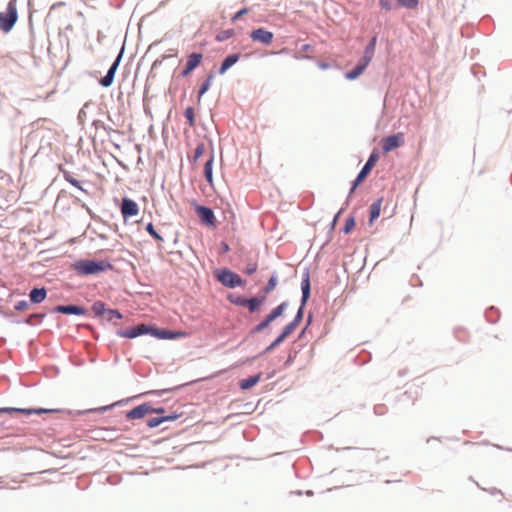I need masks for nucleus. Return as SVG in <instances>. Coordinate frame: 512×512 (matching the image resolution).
I'll use <instances>...</instances> for the list:
<instances>
[{
  "label": "nucleus",
  "instance_id": "obj_1",
  "mask_svg": "<svg viewBox=\"0 0 512 512\" xmlns=\"http://www.w3.org/2000/svg\"><path fill=\"white\" fill-rule=\"evenodd\" d=\"M144 334H150L154 337H157L159 339H177L182 338L186 336L185 332L182 331H169L164 329H157L153 327H149L145 324H140L135 327H132L130 329L121 331L118 333L119 336L123 338H136L138 336L144 335Z\"/></svg>",
  "mask_w": 512,
  "mask_h": 512
},
{
  "label": "nucleus",
  "instance_id": "obj_2",
  "mask_svg": "<svg viewBox=\"0 0 512 512\" xmlns=\"http://www.w3.org/2000/svg\"><path fill=\"white\" fill-rule=\"evenodd\" d=\"M111 267L107 261L80 260L75 264V270L83 275L98 274Z\"/></svg>",
  "mask_w": 512,
  "mask_h": 512
},
{
  "label": "nucleus",
  "instance_id": "obj_3",
  "mask_svg": "<svg viewBox=\"0 0 512 512\" xmlns=\"http://www.w3.org/2000/svg\"><path fill=\"white\" fill-rule=\"evenodd\" d=\"M303 312L302 308H300L295 316L294 320L287 324L282 333L267 347L266 351H271L275 347H277L280 343H282L287 337H289L297 328L300 321L302 320Z\"/></svg>",
  "mask_w": 512,
  "mask_h": 512
},
{
  "label": "nucleus",
  "instance_id": "obj_4",
  "mask_svg": "<svg viewBox=\"0 0 512 512\" xmlns=\"http://www.w3.org/2000/svg\"><path fill=\"white\" fill-rule=\"evenodd\" d=\"M17 21V9L13 1L8 3L7 12H0V30L9 32Z\"/></svg>",
  "mask_w": 512,
  "mask_h": 512
},
{
  "label": "nucleus",
  "instance_id": "obj_5",
  "mask_svg": "<svg viewBox=\"0 0 512 512\" xmlns=\"http://www.w3.org/2000/svg\"><path fill=\"white\" fill-rule=\"evenodd\" d=\"M216 278L221 284L229 288H235L243 285L241 277L229 269L217 271Z\"/></svg>",
  "mask_w": 512,
  "mask_h": 512
},
{
  "label": "nucleus",
  "instance_id": "obj_6",
  "mask_svg": "<svg viewBox=\"0 0 512 512\" xmlns=\"http://www.w3.org/2000/svg\"><path fill=\"white\" fill-rule=\"evenodd\" d=\"M378 161V155L376 153H372L370 157L368 158L367 162L363 166L362 170L354 180L350 194H352L355 189L364 181V179L367 177V175L370 173V171L373 169V167L376 165Z\"/></svg>",
  "mask_w": 512,
  "mask_h": 512
},
{
  "label": "nucleus",
  "instance_id": "obj_7",
  "mask_svg": "<svg viewBox=\"0 0 512 512\" xmlns=\"http://www.w3.org/2000/svg\"><path fill=\"white\" fill-rule=\"evenodd\" d=\"M405 143L404 134L399 132L382 139V150L384 153H389Z\"/></svg>",
  "mask_w": 512,
  "mask_h": 512
},
{
  "label": "nucleus",
  "instance_id": "obj_8",
  "mask_svg": "<svg viewBox=\"0 0 512 512\" xmlns=\"http://www.w3.org/2000/svg\"><path fill=\"white\" fill-rule=\"evenodd\" d=\"M250 38L254 42H260L264 45H270L273 41L274 34L263 28L255 29L251 32Z\"/></svg>",
  "mask_w": 512,
  "mask_h": 512
},
{
  "label": "nucleus",
  "instance_id": "obj_9",
  "mask_svg": "<svg viewBox=\"0 0 512 512\" xmlns=\"http://www.w3.org/2000/svg\"><path fill=\"white\" fill-rule=\"evenodd\" d=\"M121 213L125 219L136 216L139 213V206L134 200L123 198L121 204Z\"/></svg>",
  "mask_w": 512,
  "mask_h": 512
},
{
  "label": "nucleus",
  "instance_id": "obj_10",
  "mask_svg": "<svg viewBox=\"0 0 512 512\" xmlns=\"http://www.w3.org/2000/svg\"><path fill=\"white\" fill-rule=\"evenodd\" d=\"M196 213L203 224L210 227H215V215L210 208L205 206H198L196 208Z\"/></svg>",
  "mask_w": 512,
  "mask_h": 512
},
{
  "label": "nucleus",
  "instance_id": "obj_11",
  "mask_svg": "<svg viewBox=\"0 0 512 512\" xmlns=\"http://www.w3.org/2000/svg\"><path fill=\"white\" fill-rule=\"evenodd\" d=\"M122 53H123V50H121V52L119 53V55L117 56V58L115 59V61L111 65V67L109 68L107 74L100 80V84L103 87H109L112 85L114 77H115V73H116L118 66L120 64V61H121Z\"/></svg>",
  "mask_w": 512,
  "mask_h": 512
},
{
  "label": "nucleus",
  "instance_id": "obj_12",
  "mask_svg": "<svg viewBox=\"0 0 512 512\" xmlns=\"http://www.w3.org/2000/svg\"><path fill=\"white\" fill-rule=\"evenodd\" d=\"M149 413H152V407L149 404H142L127 412L126 417L130 420L141 419Z\"/></svg>",
  "mask_w": 512,
  "mask_h": 512
},
{
  "label": "nucleus",
  "instance_id": "obj_13",
  "mask_svg": "<svg viewBox=\"0 0 512 512\" xmlns=\"http://www.w3.org/2000/svg\"><path fill=\"white\" fill-rule=\"evenodd\" d=\"M203 55L201 53H192L188 56L185 69L182 71L184 77L188 76L196 67L199 66Z\"/></svg>",
  "mask_w": 512,
  "mask_h": 512
},
{
  "label": "nucleus",
  "instance_id": "obj_14",
  "mask_svg": "<svg viewBox=\"0 0 512 512\" xmlns=\"http://www.w3.org/2000/svg\"><path fill=\"white\" fill-rule=\"evenodd\" d=\"M53 312L63 313V314H75V315L86 314V310L83 307L75 306V305H59L53 309Z\"/></svg>",
  "mask_w": 512,
  "mask_h": 512
},
{
  "label": "nucleus",
  "instance_id": "obj_15",
  "mask_svg": "<svg viewBox=\"0 0 512 512\" xmlns=\"http://www.w3.org/2000/svg\"><path fill=\"white\" fill-rule=\"evenodd\" d=\"M368 65L369 63H366L363 59H361L354 69L346 73V78L349 80L358 78Z\"/></svg>",
  "mask_w": 512,
  "mask_h": 512
},
{
  "label": "nucleus",
  "instance_id": "obj_16",
  "mask_svg": "<svg viewBox=\"0 0 512 512\" xmlns=\"http://www.w3.org/2000/svg\"><path fill=\"white\" fill-rule=\"evenodd\" d=\"M47 291L45 288H34L30 291L29 297L32 303H41L45 300Z\"/></svg>",
  "mask_w": 512,
  "mask_h": 512
},
{
  "label": "nucleus",
  "instance_id": "obj_17",
  "mask_svg": "<svg viewBox=\"0 0 512 512\" xmlns=\"http://www.w3.org/2000/svg\"><path fill=\"white\" fill-rule=\"evenodd\" d=\"M239 58L240 54L238 53L227 56L221 64L219 73L224 74L230 67H232L236 62H238Z\"/></svg>",
  "mask_w": 512,
  "mask_h": 512
},
{
  "label": "nucleus",
  "instance_id": "obj_18",
  "mask_svg": "<svg viewBox=\"0 0 512 512\" xmlns=\"http://www.w3.org/2000/svg\"><path fill=\"white\" fill-rule=\"evenodd\" d=\"M383 198H378L376 201H374L370 206V223H373L381 213Z\"/></svg>",
  "mask_w": 512,
  "mask_h": 512
},
{
  "label": "nucleus",
  "instance_id": "obj_19",
  "mask_svg": "<svg viewBox=\"0 0 512 512\" xmlns=\"http://www.w3.org/2000/svg\"><path fill=\"white\" fill-rule=\"evenodd\" d=\"M302 289V305H304L310 296V277L309 273H305L301 283Z\"/></svg>",
  "mask_w": 512,
  "mask_h": 512
},
{
  "label": "nucleus",
  "instance_id": "obj_20",
  "mask_svg": "<svg viewBox=\"0 0 512 512\" xmlns=\"http://www.w3.org/2000/svg\"><path fill=\"white\" fill-rule=\"evenodd\" d=\"M261 379V373L251 376L249 378L243 379L239 382V386L242 390H248L255 386Z\"/></svg>",
  "mask_w": 512,
  "mask_h": 512
},
{
  "label": "nucleus",
  "instance_id": "obj_21",
  "mask_svg": "<svg viewBox=\"0 0 512 512\" xmlns=\"http://www.w3.org/2000/svg\"><path fill=\"white\" fill-rule=\"evenodd\" d=\"M265 299V296L247 299L245 307H247L250 312L258 311L260 306L264 303Z\"/></svg>",
  "mask_w": 512,
  "mask_h": 512
},
{
  "label": "nucleus",
  "instance_id": "obj_22",
  "mask_svg": "<svg viewBox=\"0 0 512 512\" xmlns=\"http://www.w3.org/2000/svg\"><path fill=\"white\" fill-rule=\"evenodd\" d=\"M54 409H39V410H31V409H16V408H0V413H11V412H21L25 414L37 413L41 414L44 412H54Z\"/></svg>",
  "mask_w": 512,
  "mask_h": 512
},
{
  "label": "nucleus",
  "instance_id": "obj_23",
  "mask_svg": "<svg viewBox=\"0 0 512 512\" xmlns=\"http://www.w3.org/2000/svg\"><path fill=\"white\" fill-rule=\"evenodd\" d=\"M375 46H376V37H373L371 39V41L369 42V44L366 46L365 52H364V56L362 57V59L366 63H370L371 62V60H372V58L374 56Z\"/></svg>",
  "mask_w": 512,
  "mask_h": 512
},
{
  "label": "nucleus",
  "instance_id": "obj_24",
  "mask_svg": "<svg viewBox=\"0 0 512 512\" xmlns=\"http://www.w3.org/2000/svg\"><path fill=\"white\" fill-rule=\"evenodd\" d=\"M175 419H177V415H174V414L168 415V416H163V417H154L147 421V425L150 428H154V427L159 426L160 424H162L165 421H173Z\"/></svg>",
  "mask_w": 512,
  "mask_h": 512
},
{
  "label": "nucleus",
  "instance_id": "obj_25",
  "mask_svg": "<svg viewBox=\"0 0 512 512\" xmlns=\"http://www.w3.org/2000/svg\"><path fill=\"white\" fill-rule=\"evenodd\" d=\"M213 162H214V157L210 156V158L207 160V162L205 163V166H204V176L210 185L213 184V172H212Z\"/></svg>",
  "mask_w": 512,
  "mask_h": 512
},
{
  "label": "nucleus",
  "instance_id": "obj_26",
  "mask_svg": "<svg viewBox=\"0 0 512 512\" xmlns=\"http://www.w3.org/2000/svg\"><path fill=\"white\" fill-rule=\"evenodd\" d=\"M287 306V303L286 302H283L281 303L279 306H277L276 308H274L269 314L268 316L270 317V320L274 321L276 318L280 317L285 308Z\"/></svg>",
  "mask_w": 512,
  "mask_h": 512
},
{
  "label": "nucleus",
  "instance_id": "obj_27",
  "mask_svg": "<svg viewBox=\"0 0 512 512\" xmlns=\"http://www.w3.org/2000/svg\"><path fill=\"white\" fill-rule=\"evenodd\" d=\"M107 310L105 308V305L103 302L101 301H96L93 305H92V311L95 313V315L97 316H101V315H104V314H107Z\"/></svg>",
  "mask_w": 512,
  "mask_h": 512
},
{
  "label": "nucleus",
  "instance_id": "obj_28",
  "mask_svg": "<svg viewBox=\"0 0 512 512\" xmlns=\"http://www.w3.org/2000/svg\"><path fill=\"white\" fill-rule=\"evenodd\" d=\"M63 177H64V179H65L68 183H70V184H71V185H73L74 187L78 188L79 190H82V191H83V188H82V186L80 185V182H79L77 179H75V178L71 175V173H70V172H68V171H64V172H63Z\"/></svg>",
  "mask_w": 512,
  "mask_h": 512
},
{
  "label": "nucleus",
  "instance_id": "obj_29",
  "mask_svg": "<svg viewBox=\"0 0 512 512\" xmlns=\"http://www.w3.org/2000/svg\"><path fill=\"white\" fill-rule=\"evenodd\" d=\"M398 4L402 7L408 8V9H415L418 4L419 0H396Z\"/></svg>",
  "mask_w": 512,
  "mask_h": 512
},
{
  "label": "nucleus",
  "instance_id": "obj_30",
  "mask_svg": "<svg viewBox=\"0 0 512 512\" xmlns=\"http://www.w3.org/2000/svg\"><path fill=\"white\" fill-rule=\"evenodd\" d=\"M276 285H277V277L275 275H272L271 278L269 279L268 283L264 287V293L265 294L270 293L271 291H273L275 289Z\"/></svg>",
  "mask_w": 512,
  "mask_h": 512
},
{
  "label": "nucleus",
  "instance_id": "obj_31",
  "mask_svg": "<svg viewBox=\"0 0 512 512\" xmlns=\"http://www.w3.org/2000/svg\"><path fill=\"white\" fill-rule=\"evenodd\" d=\"M212 79H213V75L210 74L208 76V78L206 79V81L202 84V86L199 90V98L202 97L209 90V88L211 86Z\"/></svg>",
  "mask_w": 512,
  "mask_h": 512
},
{
  "label": "nucleus",
  "instance_id": "obj_32",
  "mask_svg": "<svg viewBox=\"0 0 512 512\" xmlns=\"http://www.w3.org/2000/svg\"><path fill=\"white\" fill-rule=\"evenodd\" d=\"M45 317V314H31L27 319L26 323L28 325H34L36 323H39L43 318Z\"/></svg>",
  "mask_w": 512,
  "mask_h": 512
},
{
  "label": "nucleus",
  "instance_id": "obj_33",
  "mask_svg": "<svg viewBox=\"0 0 512 512\" xmlns=\"http://www.w3.org/2000/svg\"><path fill=\"white\" fill-rule=\"evenodd\" d=\"M105 318L108 321H112L114 319H121L122 318V314L118 310L108 309Z\"/></svg>",
  "mask_w": 512,
  "mask_h": 512
},
{
  "label": "nucleus",
  "instance_id": "obj_34",
  "mask_svg": "<svg viewBox=\"0 0 512 512\" xmlns=\"http://www.w3.org/2000/svg\"><path fill=\"white\" fill-rule=\"evenodd\" d=\"M146 231H147V232H148V233H149V234H150V235H151L155 240H157V241H163L162 236H160V235L156 232V230H155V228H154V226H153V224H152V223H148V224L146 225Z\"/></svg>",
  "mask_w": 512,
  "mask_h": 512
},
{
  "label": "nucleus",
  "instance_id": "obj_35",
  "mask_svg": "<svg viewBox=\"0 0 512 512\" xmlns=\"http://www.w3.org/2000/svg\"><path fill=\"white\" fill-rule=\"evenodd\" d=\"M271 322L273 321L270 320V317L267 315L266 318L254 328V332H261L267 328Z\"/></svg>",
  "mask_w": 512,
  "mask_h": 512
},
{
  "label": "nucleus",
  "instance_id": "obj_36",
  "mask_svg": "<svg viewBox=\"0 0 512 512\" xmlns=\"http://www.w3.org/2000/svg\"><path fill=\"white\" fill-rule=\"evenodd\" d=\"M355 226V220L354 218H348L346 219L345 221V224H344V227H343V231L344 233H349L352 231V229L354 228Z\"/></svg>",
  "mask_w": 512,
  "mask_h": 512
},
{
  "label": "nucleus",
  "instance_id": "obj_37",
  "mask_svg": "<svg viewBox=\"0 0 512 512\" xmlns=\"http://www.w3.org/2000/svg\"><path fill=\"white\" fill-rule=\"evenodd\" d=\"M185 117L189 123L190 126H193L194 125V110L193 108L191 107H188L186 110H185Z\"/></svg>",
  "mask_w": 512,
  "mask_h": 512
},
{
  "label": "nucleus",
  "instance_id": "obj_38",
  "mask_svg": "<svg viewBox=\"0 0 512 512\" xmlns=\"http://www.w3.org/2000/svg\"><path fill=\"white\" fill-rule=\"evenodd\" d=\"M204 151H205V146L203 143L197 145L195 152H194L193 161H197L201 157V155L204 153Z\"/></svg>",
  "mask_w": 512,
  "mask_h": 512
},
{
  "label": "nucleus",
  "instance_id": "obj_39",
  "mask_svg": "<svg viewBox=\"0 0 512 512\" xmlns=\"http://www.w3.org/2000/svg\"><path fill=\"white\" fill-rule=\"evenodd\" d=\"M258 265L256 262H250L247 264L245 273L248 275H252L257 271Z\"/></svg>",
  "mask_w": 512,
  "mask_h": 512
},
{
  "label": "nucleus",
  "instance_id": "obj_40",
  "mask_svg": "<svg viewBox=\"0 0 512 512\" xmlns=\"http://www.w3.org/2000/svg\"><path fill=\"white\" fill-rule=\"evenodd\" d=\"M229 300H230L232 303H234V304H236V305H239V306H243V307H245V305H246V301H247V299H245V298H243V297H241V296H237V297H235V298H233L232 296H230V297H229Z\"/></svg>",
  "mask_w": 512,
  "mask_h": 512
},
{
  "label": "nucleus",
  "instance_id": "obj_41",
  "mask_svg": "<svg viewBox=\"0 0 512 512\" xmlns=\"http://www.w3.org/2000/svg\"><path fill=\"white\" fill-rule=\"evenodd\" d=\"M379 5L386 11H390L393 8L390 0H379Z\"/></svg>",
  "mask_w": 512,
  "mask_h": 512
},
{
  "label": "nucleus",
  "instance_id": "obj_42",
  "mask_svg": "<svg viewBox=\"0 0 512 512\" xmlns=\"http://www.w3.org/2000/svg\"><path fill=\"white\" fill-rule=\"evenodd\" d=\"M29 302L26 301V300H22V301H19L16 305H15V309L16 310H27L29 309Z\"/></svg>",
  "mask_w": 512,
  "mask_h": 512
},
{
  "label": "nucleus",
  "instance_id": "obj_43",
  "mask_svg": "<svg viewBox=\"0 0 512 512\" xmlns=\"http://www.w3.org/2000/svg\"><path fill=\"white\" fill-rule=\"evenodd\" d=\"M248 13V9L247 8H243L241 10H239L233 17H232V21L235 22L237 21L238 19H240L243 15L247 14Z\"/></svg>",
  "mask_w": 512,
  "mask_h": 512
},
{
  "label": "nucleus",
  "instance_id": "obj_44",
  "mask_svg": "<svg viewBox=\"0 0 512 512\" xmlns=\"http://www.w3.org/2000/svg\"><path fill=\"white\" fill-rule=\"evenodd\" d=\"M164 408H152V413H163Z\"/></svg>",
  "mask_w": 512,
  "mask_h": 512
},
{
  "label": "nucleus",
  "instance_id": "obj_45",
  "mask_svg": "<svg viewBox=\"0 0 512 512\" xmlns=\"http://www.w3.org/2000/svg\"><path fill=\"white\" fill-rule=\"evenodd\" d=\"M62 5H64V3H63V2L55 3V4H53V5H52V9H54V8H56V7H60V6H62Z\"/></svg>",
  "mask_w": 512,
  "mask_h": 512
},
{
  "label": "nucleus",
  "instance_id": "obj_46",
  "mask_svg": "<svg viewBox=\"0 0 512 512\" xmlns=\"http://www.w3.org/2000/svg\"><path fill=\"white\" fill-rule=\"evenodd\" d=\"M310 48V45L306 44L303 46V50H308Z\"/></svg>",
  "mask_w": 512,
  "mask_h": 512
},
{
  "label": "nucleus",
  "instance_id": "obj_47",
  "mask_svg": "<svg viewBox=\"0 0 512 512\" xmlns=\"http://www.w3.org/2000/svg\"><path fill=\"white\" fill-rule=\"evenodd\" d=\"M223 250L227 251L228 250V245H225V247H223Z\"/></svg>",
  "mask_w": 512,
  "mask_h": 512
}]
</instances>
